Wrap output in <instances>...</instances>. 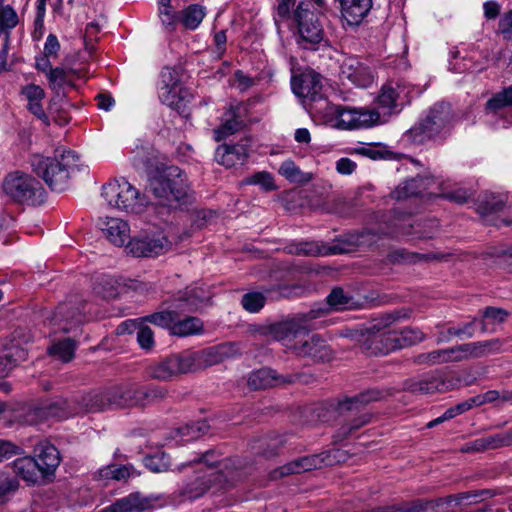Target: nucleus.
<instances>
[{"label":"nucleus","instance_id":"1","mask_svg":"<svg viewBox=\"0 0 512 512\" xmlns=\"http://www.w3.org/2000/svg\"><path fill=\"white\" fill-rule=\"evenodd\" d=\"M240 353L237 343H226L200 352L173 354L150 366L149 375L159 381H170L182 374L193 372L202 366L213 365L223 358Z\"/></svg>","mask_w":512,"mask_h":512},{"label":"nucleus","instance_id":"2","mask_svg":"<svg viewBox=\"0 0 512 512\" xmlns=\"http://www.w3.org/2000/svg\"><path fill=\"white\" fill-rule=\"evenodd\" d=\"M452 125L453 113L450 105L436 103L405 133L404 138L416 145L442 141L449 135Z\"/></svg>","mask_w":512,"mask_h":512},{"label":"nucleus","instance_id":"3","mask_svg":"<svg viewBox=\"0 0 512 512\" xmlns=\"http://www.w3.org/2000/svg\"><path fill=\"white\" fill-rule=\"evenodd\" d=\"M30 164L52 191L62 192L68 186L70 174L78 168V155L71 150L63 151L54 158L33 154Z\"/></svg>","mask_w":512,"mask_h":512},{"label":"nucleus","instance_id":"4","mask_svg":"<svg viewBox=\"0 0 512 512\" xmlns=\"http://www.w3.org/2000/svg\"><path fill=\"white\" fill-rule=\"evenodd\" d=\"M319 104L315 106L316 114L322 115L327 122L338 129L352 130L383 123L380 113L376 110L333 105L328 101H322Z\"/></svg>","mask_w":512,"mask_h":512},{"label":"nucleus","instance_id":"5","mask_svg":"<svg viewBox=\"0 0 512 512\" xmlns=\"http://www.w3.org/2000/svg\"><path fill=\"white\" fill-rule=\"evenodd\" d=\"M325 310L324 306H316L308 312L297 314L291 319L261 326L255 330V337L267 341H282L285 346L286 344H293L303 332L308 331L309 323L320 318Z\"/></svg>","mask_w":512,"mask_h":512},{"label":"nucleus","instance_id":"6","mask_svg":"<svg viewBox=\"0 0 512 512\" xmlns=\"http://www.w3.org/2000/svg\"><path fill=\"white\" fill-rule=\"evenodd\" d=\"M102 196L109 206L127 213H142L148 200L126 179H116L102 187Z\"/></svg>","mask_w":512,"mask_h":512},{"label":"nucleus","instance_id":"7","mask_svg":"<svg viewBox=\"0 0 512 512\" xmlns=\"http://www.w3.org/2000/svg\"><path fill=\"white\" fill-rule=\"evenodd\" d=\"M150 188L162 204L170 207L187 198L189 193L186 176L182 175L177 167H170L153 177L150 181Z\"/></svg>","mask_w":512,"mask_h":512},{"label":"nucleus","instance_id":"8","mask_svg":"<svg viewBox=\"0 0 512 512\" xmlns=\"http://www.w3.org/2000/svg\"><path fill=\"white\" fill-rule=\"evenodd\" d=\"M494 496L491 490H479L471 492H462L456 495H450L447 498H440L437 501L426 500V499H414L407 502H402L395 505L376 507L364 512H427L428 510L434 509L440 503L450 504L456 502L460 504L464 501L467 503H477L480 500Z\"/></svg>","mask_w":512,"mask_h":512},{"label":"nucleus","instance_id":"9","mask_svg":"<svg viewBox=\"0 0 512 512\" xmlns=\"http://www.w3.org/2000/svg\"><path fill=\"white\" fill-rule=\"evenodd\" d=\"M3 190L12 200L26 205L41 204L45 198V190L41 183L31 175L20 171L6 176Z\"/></svg>","mask_w":512,"mask_h":512},{"label":"nucleus","instance_id":"10","mask_svg":"<svg viewBox=\"0 0 512 512\" xmlns=\"http://www.w3.org/2000/svg\"><path fill=\"white\" fill-rule=\"evenodd\" d=\"M387 394V391L384 390L370 389L339 402L338 409L341 413L351 411L360 414L350 423H346L339 428L338 437L342 439L347 438L354 431L368 424L371 421V414L364 412V407L372 401H378L385 398Z\"/></svg>","mask_w":512,"mask_h":512},{"label":"nucleus","instance_id":"11","mask_svg":"<svg viewBox=\"0 0 512 512\" xmlns=\"http://www.w3.org/2000/svg\"><path fill=\"white\" fill-rule=\"evenodd\" d=\"M297 28V42L305 49H314L324 37L322 25L310 9V3L301 1L293 13Z\"/></svg>","mask_w":512,"mask_h":512},{"label":"nucleus","instance_id":"12","mask_svg":"<svg viewBox=\"0 0 512 512\" xmlns=\"http://www.w3.org/2000/svg\"><path fill=\"white\" fill-rule=\"evenodd\" d=\"M170 246V241L162 231H144L133 237L126 249L135 257H154L166 253Z\"/></svg>","mask_w":512,"mask_h":512},{"label":"nucleus","instance_id":"13","mask_svg":"<svg viewBox=\"0 0 512 512\" xmlns=\"http://www.w3.org/2000/svg\"><path fill=\"white\" fill-rule=\"evenodd\" d=\"M299 357L311 359L314 362L330 361L333 352L327 342L318 334H306L297 338L293 344H286Z\"/></svg>","mask_w":512,"mask_h":512},{"label":"nucleus","instance_id":"14","mask_svg":"<svg viewBox=\"0 0 512 512\" xmlns=\"http://www.w3.org/2000/svg\"><path fill=\"white\" fill-rule=\"evenodd\" d=\"M185 91L180 84V74L176 69L165 67L160 73L158 97L160 101L175 109L183 106Z\"/></svg>","mask_w":512,"mask_h":512},{"label":"nucleus","instance_id":"15","mask_svg":"<svg viewBox=\"0 0 512 512\" xmlns=\"http://www.w3.org/2000/svg\"><path fill=\"white\" fill-rule=\"evenodd\" d=\"M292 89L298 97L303 98L311 113L316 114L315 106L320 105V102L328 101L321 93V77L318 74H305L299 79H293Z\"/></svg>","mask_w":512,"mask_h":512},{"label":"nucleus","instance_id":"16","mask_svg":"<svg viewBox=\"0 0 512 512\" xmlns=\"http://www.w3.org/2000/svg\"><path fill=\"white\" fill-rule=\"evenodd\" d=\"M331 456L332 452H330L326 456L310 455L298 458L274 470L271 473V478L279 479L290 474L310 471L313 469L320 468L322 464L332 465L333 460L330 459Z\"/></svg>","mask_w":512,"mask_h":512},{"label":"nucleus","instance_id":"17","mask_svg":"<svg viewBox=\"0 0 512 512\" xmlns=\"http://www.w3.org/2000/svg\"><path fill=\"white\" fill-rule=\"evenodd\" d=\"M76 413L78 411L71 406L70 402L63 398H56L35 406L30 411V416L33 417L31 423H36L49 418L65 419Z\"/></svg>","mask_w":512,"mask_h":512},{"label":"nucleus","instance_id":"18","mask_svg":"<svg viewBox=\"0 0 512 512\" xmlns=\"http://www.w3.org/2000/svg\"><path fill=\"white\" fill-rule=\"evenodd\" d=\"M47 324L52 326L53 332H69L84 321V314L80 307H73L68 303L58 306L51 318L46 319Z\"/></svg>","mask_w":512,"mask_h":512},{"label":"nucleus","instance_id":"19","mask_svg":"<svg viewBox=\"0 0 512 512\" xmlns=\"http://www.w3.org/2000/svg\"><path fill=\"white\" fill-rule=\"evenodd\" d=\"M356 244V241L349 240H339L332 245H326L317 241L301 242L296 245L295 253L307 256L344 254L353 251Z\"/></svg>","mask_w":512,"mask_h":512},{"label":"nucleus","instance_id":"20","mask_svg":"<svg viewBox=\"0 0 512 512\" xmlns=\"http://www.w3.org/2000/svg\"><path fill=\"white\" fill-rule=\"evenodd\" d=\"M438 184V181L433 177L417 176L401 183L391 195L397 200L422 196L425 193L427 195H434L436 191L433 189V186Z\"/></svg>","mask_w":512,"mask_h":512},{"label":"nucleus","instance_id":"21","mask_svg":"<svg viewBox=\"0 0 512 512\" xmlns=\"http://www.w3.org/2000/svg\"><path fill=\"white\" fill-rule=\"evenodd\" d=\"M453 381L446 379L442 374L436 373L419 380H408L404 384L405 390L415 394H433L446 392L453 388Z\"/></svg>","mask_w":512,"mask_h":512},{"label":"nucleus","instance_id":"22","mask_svg":"<svg viewBox=\"0 0 512 512\" xmlns=\"http://www.w3.org/2000/svg\"><path fill=\"white\" fill-rule=\"evenodd\" d=\"M210 297V291L206 286H191L178 292L173 300V306L181 311H195L208 302Z\"/></svg>","mask_w":512,"mask_h":512},{"label":"nucleus","instance_id":"23","mask_svg":"<svg viewBox=\"0 0 512 512\" xmlns=\"http://www.w3.org/2000/svg\"><path fill=\"white\" fill-rule=\"evenodd\" d=\"M292 376H282L277 374L271 368L263 367L258 370H255L249 374L248 377V385L249 387L258 390V389H266L269 387L292 383Z\"/></svg>","mask_w":512,"mask_h":512},{"label":"nucleus","instance_id":"24","mask_svg":"<svg viewBox=\"0 0 512 512\" xmlns=\"http://www.w3.org/2000/svg\"><path fill=\"white\" fill-rule=\"evenodd\" d=\"M35 462L38 464L39 471L43 475L54 473L60 464V455L57 448L49 442H41L37 445Z\"/></svg>","mask_w":512,"mask_h":512},{"label":"nucleus","instance_id":"25","mask_svg":"<svg viewBox=\"0 0 512 512\" xmlns=\"http://www.w3.org/2000/svg\"><path fill=\"white\" fill-rule=\"evenodd\" d=\"M215 158L227 168L242 165L248 158V148L245 144H223L217 148Z\"/></svg>","mask_w":512,"mask_h":512},{"label":"nucleus","instance_id":"26","mask_svg":"<svg viewBox=\"0 0 512 512\" xmlns=\"http://www.w3.org/2000/svg\"><path fill=\"white\" fill-rule=\"evenodd\" d=\"M400 93L392 86H383L377 99V109L380 113L381 120L386 121V117L399 113L402 105L399 103Z\"/></svg>","mask_w":512,"mask_h":512},{"label":"nucleus","instance_id":"27","mask_svg":"<svg viewBox=\"0 0 512 512\" xmlns=\"http://www.w3.org/2000/svg\"><path fill=\"white\" fill-rule=\"evenodd\" d=\"M365 349L370 354H388L391 351L400 349L397 330H387L370 340L363 343Z\"/></svg>","mask_w":512,"mask_h":512},{"label":"nucleus","instance_id":"28","mask_svg":"<svg viewBox=\"0 0 512 512\" xmlns=\"http://www.w3.org/2000/svg\"><path fill=\"white\" fill-rule=\"evenodd\" d=\"M341 75L358 87H366L372 82V76L368 68L357 59H346L341 65Z\"/></svg>","mask_w":512,"mask_h":512},{"label":"nucleus","instance_id":"29","mask_svg":"<svg viewBox=\"0 0 512 512\" xmlns=\"http://www.w3.org/2000/svg\"><path fill=\"white\" fill-rule=\"evenodd\" d=\"M326 304L317 303L312 307L324 306L325 312L320 316H324L329 313L330 310L342 311L351 310L358 307L359 303L352 295L345 292L342 288H334L326 298Z\"/></svg>","mask_w":512,"mask_h":512},{"label":"nucleus","instance_id":"30","mask_svg":"<svg viewBox=\"0 0 512 512\" xmlns=\"http://www.w3.org/2000/svg\"><path fill=\"white\" fill-rule=\"evenodd\" d=\"M148 499L140 493H131L123 498L117 499L106 506L101 512H142L149 507Z\"/></svg>","mask_w":512,"mask_h":512},{"label":"nucleus","instance_id":"31","mask_svg":"<svg viewBox=\"0 0 512 512\" xmlns=\"http://www.w3.org/2000/svg\"><path fill=\"white\" fill-rule=\"evenodd\" d=\"M106 399L109 406L124 407L140 404L141 397L137 394V388L132 385L117 386L106 391Z\"/></svg>","mask_w":512,"mask_h":512},{"label":"nucleus","instance_id":"32","mask_svg":"<svg viewBox=\"0 0 512 512\" xmlns=\"http://www.w3.org/2000/svg\"><path fill=\"white\" fill-rule=\"evenodd\" d=\"M372 7V0H341V12L349 25H358Z\"/></svg>","mask_w":512,"mask_h":512},{"label":"nucleus","instance_id":"33","mask_svg":"<svg viewBox=\"0 0 512 512\" xmlns=\"http://www.w3.org/2000/svg\"><path fill=\"white\" fill-rule=\"evenodd\" d=\"M102 231L112 244L121 247L129 238L130 228L128 223L120 218H107Z\"/></svg>","mask_w":512,"mask_h":512},{"label":"nucleus","instance_id":"34","mask_svg":"<svg viewBox=\"0 0 512 512\" xmlns=\"http://www.w3.org/2000/svg\"><path fill=\"white\" fill-rule=\"evenodd\" d=\"M27 357V352L19 346L12 345L0 351V378L5 377Z\"/></svg>","mask_w":512,"mask_h":512},{"label":"nucleus","instance_id":"35","mask_svg":"<svg viewBox=\"0 0 512 512\" xmlns=\"http://www.w3.org/2000/svg\"><path fill=\"white\" fill-rule=\"evenodd\" d=\"M206 9L199 4H191L178 13L177 23L188 30H195L203 21Z\"/></svg>","mask_w":512,"mask_h":512},{"label":"nucleus","instance_id":"36","mask_svg":"<svg viewBox=\"0 0 512 512\" xmlns=\"http://www.w3.org/2000/svg\"><path fill=\"white\" fill-rule=\"evenodd\" d=\"M212 477L218 479L221 477L219 473H211L209 475H197L194 481L188 482L182 489V494L188 499H196L202 496L210 487Z\"/></svg>","mask_w":512,"mask_h":512},{"label":"nucleus","instance_id":"37","mask_svg":"<svg viewBox=\"0 0 512 512\" xmlns=\"http://www.w3.org/2000/svg\"><path fill=\"white\" fill-rule=\"evenodd\" d=\"M13 470L17 476L29 484H34L38 480L39 467L35 459L31 457L18 458L13 462Z\"/></svg>","mask_w":512,"mask_h":512},{"label":"nucleus","instance_id":"38","mask_svg":"<svg viewBox=\"0 0 512 512\" xmlns=\"http://www.w3.org/2000/svg\"><path fill=\"white\" fill-rule=\"evenodd\" d=\"M391 260L398 263H418L421 261L443 260L446 255L441 253H425L409 252L405 249H398L390 254Z\"/></svg>","mask_w":512,"mask_h":512},{"label":"nucleus","instance_id":"39","mask_svg":"<svg viewBox=\"0 0 512 512\" xmlns=\"http://www.w3.org/2000/svg\"><path fill=\"white\" fill-rule=\"evenodd\" d=\"M509 316V312L496 307H486L482 312L481 330L482 332H494L497 326L504 323Z\"/></svg>","mask_w":512,"mask_h":512},{"label":"nucleus","instance_id":"40","mask_svg":"<svg viewBox=\"0 0 512 512\" xmlns=\"http://www.w3.org/2000/svg\"><path fill=\"white\" fill-rule=\"evenodd\" d=\"M209 429L210 426L206 421H198L176 429L173 438L179 442L185 443L205 435Z\"/></svg>","mask_w":512,"mask_h":512},{"label":"nucleus","instance_id":"41","mask_svg":"<svg viewBox=\"0 0 512 512\" xmlns=\"http://www.w3.org/2000/svg\"><path fill=\"white\" fill-rule=\"evenodd\" d=\"M203 331V322L197 317H186L181 319L177 313L175 323L172 326V334L180 337H186L199 334Z\"/></svg>","mask_w":512,"mask_h":512},{"label":"nucleus","instance_id":"42","mask_svg":"<svg viewBox=\"0 0 512 512\" xmlns=\"http://www.w3.org/2000/svg\"><path fill=\"white\" fill-rule=\"evenodd\" d=\"M407 315H402L401 312H394L385 314L379 318L374 319L369 326L366 328L367 338L370 340L374 337H378L379 334L390 330V326L400 318H406Z\"/></svg>","mask_w":512,"mask_h":512},{"label":"nucleus","instance_id":"43","mask_svg":"<svg viewBox=\"0 0 512 512\" xmlns=\"http://www.w3.org/2000/svg\"><path fill=\"white\" fill-rule=\"evenodd\" d=\"M279 174L288 181L297 184H304L312 180L313 174L303 172L292 160L282 162L278 170Z\"/></svg>","mask_w":512,"mask_h":512},{"label":"nucleus","instance_id":"44","mask_svg":"<svg viewBox=\"0 0 512 512\" xmlns=\"http://www.w3.org/2000/svg\"><path fill=\"white\" fill-rule=\"evenodd\" d=\"M134 473V468L132 466H118L115 464L107 465L100 468L95 477L99 480H125L131 477Z\"/></svg>","mask_w":512,"mask_h":512},{"label":"nucleus","instance_id":"45","mask_svg":"<svg viewBox=\"0 0 512 512\" xmlns=\"http://www.w3.org/2000/svg\"><path fill=\"white\" fill-rule=\"evenodd\" d=\"M402 228L403 235H416V237L420 239H430L434 237L438 223L436 220H429L424 224L404 223Z\"/></svg>","mask_w":512,"mask_h":512},{"label":"nucleus","instance_id":"46","mask_svg":"<svg viewBox=\"0 0 512 512\" xmlns=\"http://www.w3.org/2000/svg\"><path fill=\"white\" fill-rule=\"evenodd\" d=\"M242 126V120L235 115L233 110H230L225 114V119L222 125L214 130V138L216 141L225 139L226 137L239 131Z\"/></svg>","mask_w":512,"mask_h":512},{"label":"nucleus","instance_id":"47","mask_svg":"<svg viewBox=\"0 0 512 512\" xmlns=\"http://www.w3.org/2000/svg\"><path fill=\"white\" fill-rule=\"evenodd\" d=\"M109 403L105 392H93L82 397L80 407L76 409L79 412H96L106 409Z\"/></svg>","mask_w":512,"mask_h":512},{"label":"nucleus","instance_id":"48","mask_svg":"<svg viewBox=\"0 0 512 512\" xmlns=\"http://www.w3.org/2000/svg\"><path fill=\"white\" fill-rule=\"evenodd\" d=\"M93 290L105 299L114 298L118 294L117 281L109 275H100L94 281Z\"/></svg>","mask_w":512,"mask_h":512},{"label":"nucleus","instance_id":"49","mask_svg":"<svg viewBox=\"0 0 512 512\" xmlns=\"http://www.w3.org/2000/svg\"><path fill=\"white\" fill-rule=\"evenodd\" d=\"M505 107H512V85L494 94L486 103V109L492 113Z\"/></svg>","mask_w":512,"mask_h":512},{"label":"nucleus","instance_id":"50","mask_svg":"<svg viewBox=\"0 0 512 512\" xmlns=\"http://www.w3.org/2000/svg\"><path fill=\"white\" fill-rule=\"evenodd\" d=\"M400 349L418 344L426 339V334L415 327H405L397 330Z\"/></svg>","mask_w":512,"mask_h":512},{"label":"nucleus","instance_id":"51","mask_svg":"<svg viewBox=\"0 0 512 512\" xmlns=\"http://www.w3.org/2000/svg\"><path fill=\"white\" fill-rule=\"evenodd\" d=\"M19 22L16 11L10 6L0 7V36L2 34L10 36V31L17 26Z\"/></svg>","mask_w":512,"mask_h":512},{"label":"nucleus","instance_id":"52","mask_svg":"<svg viewBox=\"0 0 512 512\" xmlns=\"http://www.w3.org/2000/svg\"><path fill=\"white\" fill-rule=\"evenodd\" d=\"M171 307L174 308V310H165L153 313L146 316L145 320L157 326L168 328L172 333V326L175 323L178 309L173 306V303L171 304Z\"/></svg>","mask_w":512,"mask_h":512},{"label":"nucleus","instance_id":"53","mask_svg":"<svg viewBox=\"0 0 512 512\" xmlns=\"http://www.w3.org/2000/svg\"><path fill=\"white\" fill-rule=\"evenodd\" d=\"M259 445L255 448L257 452L265 457H271L276 454L277 450L284 444L281 436L275 434L258 441Z\"/></svg>","mask_w":512,"mask_h":512},{"label":"nucleus","instance_id":"54","mask_svg":"<svg viewBox=\"0 0 512 512\" xmlns=\"http://www.w3.org/2000/svg\"><path fill=\"white\" fill-rule=\"evenodd\" d=\"M145 466L154 473L165 472L170 467L169 457L164 452H157L152 455H148L144 459Z\"/></svg>","mask_w":512,"mask_h":512},{"label":"nucleus","instance_id":"55","mask_svg":"<svg viewBox=\"0 0 512 512\" xmlns=\"http://www.w3.org/2000/svg\"><path fill=\"white\" fill-rule=\"evenodd\" d=\"M76 344L71 339H64L51 346L50 353L59 357L62 361L68 362L74 357Z\"/></svg>","mask_w":512,"mask_h":512},{"label":"nucleus","instance_id":"56","mask_svg":"<svg viewBox=\"0 0 512 512\" xmlns=\"http://www.w3.org/2000/svg\"><path fill=\"white\" fill-rule=\"evenodd\" d=\"M159 5V17L162 24L167 30L172 31L175 29L177 23L178 14L174 13L170 6V0H158Z\"/></svg>","mask_w":512,"mask_h":512},{"label":"nucleus","instance_id":"57","mask_svg":"<svg viewBox=\"0 0 512 512\" xmlns=\"http://www.w3.org/2000/svg\"><path fill=\"white\" fill-rule=\"evenodd\" d=\"M241 303L245 310L251 313H256L263 308L265 304V297L263 294L258 292L247 293L242 297Z\"/></svg>","mask_w":512,"mask_h":512},{"label":"nucleus","instance_id":"58","mask_svg":"<svg viewBox=\"0 0 512 512\" xmlns=\"http://www.w3.org/2000/svg\"><path fill=\"white\" fill-rule=\"evenodd\" d=\"M482 441L483 449L490 450V449H497L506 445H509L512 441V436L508 434H494L489 435L483 438H480Z\"/></svg>","mask_w":512,"mask_h":512},{"label":"nucleus","instance_id":"59","mask_svg":"<svg viewBox=\"0 0 512 512\" xmlns=\"http://www.w3.org/2000/svg\"><path fill=\"white\" fill-rule=\"evenodd\" d=\"M49 86L53 90H60L65 85H70L66 72L62 68H53L47 73Z\"/></svg>","mask_w":512,"mask_h":512},{"label":"nucleus","instance_id":"60","mask_svg":"<svg viewBox=\"0 0 512 512\" xmlns=\"http://www.w3.org/2000/svg\"><path fill=\"white\" fill-rule=\"evenodd\" d=\"M414 362L419 365H436L445 363L443 349L434 350L417 355Z\"/></svg>","mask_w":512,"mask_h":512},{"label":"nucleus","instance_id":"61","mask_svg":"<svg viewBox=\"0 0 512 512\" xmlns=\"http://www.w3.org/2000/svg\"><path fill=\"white\" fill-rule=\"evenodd\" d=\"M246 184L260 185L264 190L271 191L275 189L273 178L270 173L261 171L257 172L245 180Z\"/></svg>","mask_w":512,"mask_h":512},{"label":"nucleus","instance_id":"62","mask_svg":"<svg viewBox=\"0 0 512 512\" xmlns=\"http://www.w3.org/2000/svg\"><path fill=\"white\" fill-rule=\"evenodd\" d=\"M137 394L141 397L140 403H143L144 400L155 401L164 398L167 394V390L160 386H150L137 389Z\"/></svg>","mask_w":512,"mask_h":512},{"label":"nucleus","instance_id":"63","mask_svg":"<svg viewBox=\"0 0 512 512\" xmlns=\"http://www.w3.org/2000/svg\"><path fill=\"white\" fill-rule=\"evenodd\" d=\"M434 195L443 197L447 200L456 202L458 204L465 203L470 197L469 192L467 190L461 189V188L453 190V191H445L444 189H440V191L436 192V194H434Z\"/></svg>","mask_w":512,"mask_h":512},{"label":"nucleus","instance_id":"64","mask_svg":"<svg viewBox=\"0 0 512 512\" xmlns=\"http://www.w3.org/2000/svg\"><path fill=\"white\" fill-rule=\"evenodd\" d=\"M498 32L506 40H512V9L505 13L498 23Z\"/></svg>","mask_w":512,"mask_h":512}]
</instances>
